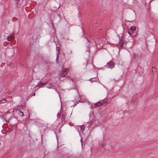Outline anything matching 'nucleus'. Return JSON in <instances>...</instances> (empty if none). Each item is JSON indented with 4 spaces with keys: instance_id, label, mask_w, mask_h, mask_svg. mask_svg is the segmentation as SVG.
<instances>
[{
    "instance_id": "obj_8",
    "label": "nucleus",
    "mask_w": 158,
    "mask_h": 158,
    "mask_svg": "<svg viewBox=\"0 0 158 158\" xmlns=\"http://www.w3.org/2000/svg\"><path fill=\"white\" fill-rule=\"evenodd\" d=\"M17 110L18 111V113L20 115L22 116H23L24 114L22 111L18 109H17Z\"/></svg>"
},
{
    "instance_id": "obj_22",
    "label": "nucleus",
    "mask_w": 158,
    "mask_h": 158,
    "mask_svg": "<svg viewBox=\"0 0 158 158\" xmlns=\"http://www.w3.org/2000/svg\"><path fill=\"white\" fill-rule=\"evenodd\" d=\"M153 68H154V67H152V69Z\"/></svg>"
},
{
    "instance_id": "obj_1",
    "label": "nucleus",
    "mask_w": 158,
    "mask_h": 158,
    "mask_svg": "<svg viewBox=\"0 0 158 158\" xmlns=\"http://www.w3.org/2000/svg\"><path fill=\"white\" fill-rule=\"evenodd\" d=\"M136 30V27L135 26H131V29L128 30V32L130 35H131L134 33V31Z\"/></svg>"
},
{
    "instance_id": "obj_20",
    "label": "nucleus",
    "mask_w": 158,
    "mask_h": 158,
    "mask_svg": "<svg viewBox=\"0 0 158 158\" xmlns=\"http://www.w3.org/2000/svg\"><path fill=\"white\" fill-rule=\"evenodd\" d=\"M45 155L44 156H43V158H44V157L45 156Z\"/></svg>"
},
{
    "instance_id": "obj_2",
    "label": "nucleus",
    "mask_w": 158,
    "mask_h": 158,
    "mask_svg": "<svg viewBox=\"0 0 158 158\" xmlns=\"http://www.w3.org/2000/svg\"><path fill=\"white\" fill-rule=\"evenodd\" d=\"M114 63L112 61L108 62L107 64V66L108 68L112 69L114 68Z\"/></svg>"
},
{
    "instance_id": "obj_4",
    "label": "nucleus",
    "mask_w": 158,
    "mask_h": 158,
    "mask_svg": "<svg viewBox=\"0 0 158 158\" xmlns=\"http://www.w3.org/2000/svg\"><path fill=\"white\" fill-rule=\"evenodd\" d=\"M104 101H102L101 102H98L96 103L95 104H94V106H93V107H96L99 106L102 104H104Z\"/></svg>"
},
{
    "instance_id": "obj_10",
    "label": "nucleus",
    "mask_w": 158,
    "mask_h": 158,
    "mask_svg": "<svg viewBox=\"0 0 158 158\" xmlns=\"http://www.w3.org/2000/svg\"><path fill=\"white\" fill-rule=\"evenodd\" d=\"M81 130L82 131H83L85 129V127L83 125H82L80 126Z\"/></svg>"
},
{
    "instance_id": "obj_9",
    "label": "nucleus",
    "mask_w": 158,
    "mask_h": 158,
    "mask_svg": "<svg viewBox=\"0 0 158 158\" xmlns=\"http://www.w3.org/2000/svg\"><path fill=\"white\" fill-rule=\"evenodd\" d=\"M46 87L47 88H49V89H52L53 88V85L51 84H49L48 85H47L46 86Z\"/></svg>"
},
{
    "instance_id": "obj_19",
    "label": "nucleus",
    "mask_w": 158,
    "mask_h": 158,
    "mask_svg": "<svg viewBox=\"0 0 158 158\" xmlns=\"http://www.w3.org/2000/svg\"><path fill=\"white\" fill-rule=\"evenodd\" d=\"M33 96H35V94H34L33 95Z\"/></svg>"
},
{
    "instance_id": "obj_3",
    "label": "nucleus",
    "mask_w": 158,
    "mask_h": 158,
    "mask_svg": "<svg viewBox=\"0 0 158 158\" xmlns=\"http://www.w3.org/2000/svg\"><path fill=\"white\" fill-rule=\"evenodd\" d=\"M67 70H63L61 72L59 77V78L64 77L65 75L67 73Z\"/></svg>"
},
{
    "instance_id": "obj_18",
    "label": "nucleus",
    "mask_w": 158,
    "mask_h": 158,
    "mask_svg": "<svg viewBox=\"0 0 158 158\" xmlns=\"http://www.w3.org/2000/svg\"><path fill=\"white\" fill-rule=\"evenodd\" d=\"M82 139H81V145H82Z\"/></svg>"
},
{
    "instance_id": "obj_16",
    "label": "nucleus",
    "mask_w": 158,
    "mask_h": 158,
    "mask_svg": "<svg viewBox=\"0 0 158 158\" xmlns=\"http://www.w3.org/2000/svg\"><path fill=\"white\" fill-rule=\"evenodd\" d=\"M100 145H101V146L103 147V146H104V144H103L101 143V144H100Z\"/></svg>"
},
{
    "instance_id": "obj_14",
    "label": "nucleus",
    "mask_w": 158,
    "mask_h": 158,
    "mask_svg": "<svg viewBox=\"0 0 158 158\" xmlns=\"http://www.w3.org/2000/svg\"><path fill=\"white\" fill-rule=\"evenodd\" d=\"M78 103L77 102H76L75 103V104H74V106L76 105L77 104H78Z\"/></svg>"
},
{
    "instance_id": "obj_13",
    "label": "nucleus",
    "mask_w": 158,
    "mask_h": 158,
    "mask_svg": "<svg viewBox=\"0 0 158 158\" xmlns=\"http://www.w3.org/2000/svg\"><path fill=\"white\" fill-rule=\"evenodd\" d=\"M123 40H121L120 44H123Z\"/></svg>"
},
{
    "instance_id": "obj_11",
    "label": "nucleus",
    "mask_w": 158,
    "mask_h": 158,
    "mask_svg": "<svg viewBox=\"0 0 158 158\" xmlns=\"http://www.w3.org/2000/svg\"><path fill=\"white\" fill-rule=\"evenodd\" d=\"M43 84H45L44 83H42L41 82H40L39 83H38V84L36 86V87H37L38 86H40L42 85H43Z\"/></svg>"
},
{
    "instance_id": "obj_7",
    "label": "nucleus",
    "mask_w": 158,
    "mask_h": 158,
    "mask_svg": "<svg viewBox=\"0 0 158 158\" xmlns=\"http://www.w3.org/2000/svg\"><path fill=\"white\" fill-rule=\"evenodd\" d=\"M6 102V100L5 99H2L0 100V104L2 103H5Z\"/></svg>"
},
{
    "instance_id": "obj_21",
    "label": "nucleus",
    "mask_w": 158,
    "mask_h": 158,
    "mask_svg": "<svg viewBox=\"0 0 158 158\" xmlns=\"http://www.w3.org/2000/svg\"><path fill=\"white\" fill-rule=\"evenodd\" d=\"M69 78H70V79H72V78H71V77H69Z\"/></svg>"
},
{
    "instance_id": "obj_17",
    "label": "nucleus",
    "mask_w": 158,
    "mask_h": 158,
    "mask_svg": "<svg viewBox=\"0 0 158 158\" xmlns=\"http://www.w3.org/2000/svg\"><path fill=\"white\" fill-rule=\"evenodd\" d=\"M19 106L20 107H23V106L22 105H20Z\"/></svg>"
},
{
    "instance_id": "obj_6",
    "label": "nucleus",
    "mask_w": 158,
    "mask_h": 158,
    "mask_svg": "<svg viewBox=\"0 0 158 158\" xmlns=\"http://www.w3.org/2000/svg\"><path fill=\"white\" fill-rule=\"evenodd\" d=\"M98 79V78H96V77H93V78H90L89 81L92 83L93 82L97 81V80Z\"/></svg>"
},
{
    "instance_id": "obj_12",
    "label": "nucleus",
    "mask_w": 158,
    "mask_h": 158,
    "mask_svg": "<svg viewBox=\"0 0 158 158\" xmlns=\"http://www.w3.org/2000/svg\"><path fill=\"white\" fill-rule=\"evenodd\" d=\"M152 72L153 73H155L156 72V70H152Z\"/></svg>"
},
{
    "instance_id": "obj_23",
    "label": "nucleus",
    "mask_w": 158,
    "mask_h": 158,
    "mask_svg": "<svg viewBox=\"0 0 158 158\" xmlns=\"http://www.w3.org/2000/svg\"><path fill=\"white\" fill-rule=\"evenodd\" d=\"M97 74H98V73H97Z\"/></svg>"
},
{
    "instance_id": "obj_15",
    "label": "nucleus",
    "mask_w": 158,
    "mask_h": 158,
    "mask_svg": "<svg viewBox=\"0 0 158 158\" xmlns=\"http://www.w3.org/2000/svg\"><path fill=\"white\" fill-rule=\"evenodd\" d=\"M120 46L121 47H123V44H120Z\"/></svg>"
},
{
    "instance_id": "obj_5",
    "label": "nucleus",
    "mask_w": 158,
    "mask_h": 158,
    "mask_svg": "<svg viewBox=\"0 0 158 158\" xmlns=\"http://www.w3.org/2000/svg\"><path fill=\"white\" fill-rule=\"evenodd\" d=\"M14 39V34H10L9 36L7 38V39L8 41L12 40Z\"/></svg>"
}]
</instances>
